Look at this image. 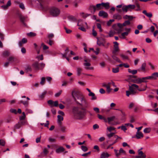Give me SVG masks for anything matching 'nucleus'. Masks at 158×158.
<instances>
[{"instance_id": "obj_43", "label": "nucleus", "mask_w": 158, "mask_h": 158, "mask_svg": "<svg viewBox=\"0 0 158 158\" xmlns=\"http://www.w3.org/2000/svg\"><path fill=\"white\" fill-rule=\"evenodd\" d=\"M141 78L142 81H143V82H147L146 81L147 80H150V78L149 76L143 77Z\"/></svg>"}, {"instance_id": "obj_21", "label": "nucleus", "mask_w": 158, "mask_h": 158, "mask_svg": "<svg viewBox=\"0 0 158 158\" xmlns=\"http://www.w3.org/2000/svg\"><path fill=\"white\" fill-rule=\"evenodd\" d=\"M88 95L89 96L91 97V100H96L97 98V97L95 96V94L93 92L89 94Z\"/></svg>"}, {"instance_id": "obj_48", "label": "nucleus", "mask_w": 158, "mask_h": 158, "mask_svg": "<svg viewBox=\"0 0 158 158\" xmlns=\"http://www.w3.org/2000/svg\"><path fill=\"white\" fill-rule=\"evenodd\" d=\"M26 117V115L24 112L22 113V115L20 117V120H23L25 119Z\"/></svg>"}, {"instance_id": "obj_7", "label": "nucleus", "mask_w": 158, "mask_h": 158, "mask_svg": "<svg viewBox=\"0 0 158 158\" xmlns=\"http://www.w3.org/2000/svg\"><path fill=\"white\" fill-rule=\"evenodd\" d=\"M125 30L127 31L122 33L121 35L119 36V37L121 39H125V37L128 35V33L130 31L131 29L130 28H126Z\"/></svg>"}, {"instance_id": "obj_11", "label": "nucleus", "mask_w": 158, "mask_h": 158, "mask_svg": "<svg viewBox=\"0 0 158 158\" xmlns=\"http://www.w3.org/2000/svg\"><path fill=\"white\" fill-rule=\"evenodd\" d=\"M111 155L108 153L107 152H103L100 155L101 158H108Z\"/></svg>"}, {"instance_id": "obj_17", "label": "nucleus", "mask_w": 158, "mask_h": 158, "mask_svg": "<svg viewBox=\"0 0 158 158\" xmlns=\"http://www.w3.org/2000/svg\"><path fill=\"white\" fill-rule=\"evenodd\" d=\"M19 103H22L26 107L28 106L29 104V102L28 101H25L22 100H21L19 101Z\"/></svg>"}, {"instance_id": "obj_34", "label": "nucleus", "mask_w": 158, "mask_h": 158, "mask_svg": "<svg viewBox=\"0 0 158 158\" xmlns=\"http://www.w3.org/2000/svg\"><path fill=\"white\" fill-rule=\"evenodd\" d=\"M135 88L131 85V86H129V90L131 92V93H133L134 94H135L136 92L135 91Z\"/></svg>"}, {"instance_id": "obj_33", "label": "nucleus", "mask_w": 158, "mask_h": 158, "mask_svg": "<svg viewBox=\"0 0 158 158\" xmlns=\"http://www.w3.org/2000/svg\"><path fill=\"white\" fill-rule=\"evenodd\" d=\"M128 72L131 74H132L133 75L136 74L137 72V71L136 70H131L130 69H128Z\"/></svg>"}, {"instance_id": "obj_62", "label": "nucleus", "mask_w": 158, "mask_h": 158, "mask_svg": "<svg viewBox=\"0 0 158 158\" xmlns=\"http://www.w3.org/2000/svg\"><path fill=\"white\" fill-rule=\"evenodd\" d=\"M21 125L19 123L15 125V128L16 129H19L20 128Z\"/></svg>"}, {"instance_id": "obj_42", "label": "nucleus", "mask_w": 158, "mask_h": 158, "mask_svg": "<svg viewBox=\"0 0 158 158\" xmlns=\"http://www.w3.org/2000/svg\"><path fill=\"white\" fill-rule=\"evenodd\" d=\"M122 10L125 13H126L128 11H129L127 6H123L122 8Z\"/></svg>"}, {"instance_id": "obj_41", "label": "nucleus", "mask_w": 158, "mask_h": 158, "mask_svg": "<svg viewBox=\"0 0 158 158\" xmlns=\"http://www.w3.org/2000/svg\"><path fill=\"white\" fill-rule=\"evenodd\" d=\"M47 91H44L43 92H42L41 94L39 96V97L41 98H43L44 96L47 94Z\"/></svg>"}, {"instance_id": "obj_40", "label": "nucleus", "mask_w": 158, "mask_h": 158, "mask_svg": "<svg viewBox=\"0 0 158 158\" xmlns=\"http://www.w3.org/2000/svg\"><path fill=\"white\" fill-rule=\"evenodd\" d=\"M48 153V151L47 150L46 148L45 147L43 149V152L41 153V154H42V153H43L44 155H46Z\"/></svg>"}, {"instance_id": "obj_32", "label": "nucleus", "mask_w": 158, "mask_h": 158, "mask_svg": "<svg viewBox=\"0 0 158 158\" xmlns=\"http://www.w3.org/2000/svg\"><path fill=\"white\" fill-rule=\"evenodd\" d=\"M135 6L137 7V8L136 9V10L139 11L140 10V6L138 2L136 0L135 2Z\"/></svg>"}, {"instance_id": "obj_57", "label": "nucleus", "mask_w": 158, "mask_h": 158, "mask_svg": "<svg viewBox=\"0 0 158 158\" xmlns=\"http://www.w3.org/2000/svg\"><path fill=\"white\" fill-rule=\"evenodd\" d=\"M45 78L44 77H42L41 78V81L40 82V84L41 85H43L44 84L45 81Z\"/></svg>"}, {"instance_id": "obj_53", "label": "nucleus", "mask_w": 158, "mask_h": 158, "mask_svg": "<svg viewBox=\"0 0 158 158\" xmlns=\"http://www.w3.org/2000/svg\"><path fill=\"white\" fill-rule=\"evenodd\" d=\"M77 74L78 76H80V74L81 73V71L82 69L81 68H80V67L77 68Z\"/></svg>"}, {"instance_id": "obj_27", "label": "nucleus", "mask_w": 158, "mask_h": 158, "mask_svg": "<svg viewBox=\"0 0 158 158\" xmlns=\"http://www.w3.org/2000/svg\"><path fill=\"white\" fill-rule=\"evenodd\" d=\"M115 118V117L114 116H113L112 117H108L107 118V119L108 120V121L109 124L111 125V124H113L111 123V121H113Z\"/></svg>"}, {"instance_id": "obj_29", "label": "nucleus", "mask_w": 158, "mask_h": 158, "mask_svg": "<svg viewBox=\"0 0 158 158\" xmlns=\"http://www.w3.org/2000/svg\"><path fill=\"white\" fill-rule=\"evenodd\" d=\"M97 8V10H99L103 9V7L102 6V3L97 4L96 6Z\"/></svg>"}, {"instance_id": "obj_6", "label": "nucleus", "mask_w": 158, "mask_h": 158, "mask_svg": "<svg viewBox=\"0 0 158 158\" xmlns=\"http://www.w3.org/2000/svg\"><path fill=\"white\" fill-rule=\"evenodd\" d=\"M138 156H136L135 157L136 158H145L146 157V155L141 151V149H139L138 151Z\"/></svg>"}, {"instance_id": "obj_54", "label": "nucleus", "mask_w": 158, "mask_h": 158, "mask_svg": "<svg viewBox=\"0 0 158 158\" xmlns=\"http://www.w3.org/2000/svg\"><path fill=\"white\" fill-rule=\"evenodd\" d=\"M114 34V32L112 31H110L109 32V36H106V37H108V36L111 37L113 36Z\"/></svg>"}, {"instance_id": "obj_47", "label": "nucleus", "mask_w": 158, "mask_h": 158, "mask_svg": "<svg viewBox=\"0 0 158 158\" xmlns=\"http://www.w3.org/2000/svg\"><path fill=\"white\" fill-rule=\"evenodd\" d=\"M59 126L61 131L63 132H64L66 129L65 127L64 126H62L61 125Z\"/></svg>"}, {"instance_id": "obj_12", "label": "nucleus", "mask_w": 158, "mask_h": 158, "mask_svg": "<svg viewBox=\"0 0 158 158\" xmlns=\"http://www.w3.org/2000/svg\"><path fill=\"white\" fill-rule=\"evenodd\" d=\"M98 15L100 16H102L103 18H106L108 16V14L103 10H101L99 11Z\"/></svg>"}, {"instance_id": "obj_25", "label": "nucleus", "mask_w": 158, "mask_h": 158, "mask_svg": "<svg viewBox=\"0 0 158 158\" xmlns=\"http://www.w3.org/2000/svg\"><path fill=\"white\" fill-rule=\"evenodd\" d=\"M114 151L115 152V155L116 157H118L120 156H121L122 155V154L119 151H118V150H117L115 149H114Z\"/></svg>"}, {"instance_id": "obj_49", "label": "nucleus", "mask_w": 158, "mask_h": 158, "mask_svg": "<svg viewBox=\"0 0 158 158\" xmlns=\"http://www.w3.org/2000/svg\"><path fill=\"white\" fill-rule=\"evenodd\" d=\"M83 21L81 19H80L78 20V23H77V25L78 26H83L84 23H82Z\"/></svg>"}, {"instance_id": "obj_58", "label": "nucleus", "mask_w": 158, "mask_h": 158, "mask_svg": "<svg viewBox=\"0 0 158 158\" xmlns=\"http://www.w3.org/2000/svg\"><path fill=\"white\" fill-rule=\"evenodd\" d=\"M126 95L128 97H129L130 95H131V94L133 95L134 94L133 93H131V92L130 91V90L129 91H128V90L127 91H126Z\"/></svg>"}, {"instance_id": "obj_51", "label": "nucleus", "mask_w": 158, "mask_h": 158, "mask_svg": "<svg viewBox=\"0 0 158 158\" xmlns=\"http://www.w3.org/2000/svg\"><path fill=\"white\" fill-rule=\"evenodd\" d=\"M130 23V22L129 20H127L124 22V23H123V26H126L127 25H129Z\"/></svg>"}, {"instance_id": "obj_5", "label": "nucleus", "mask_w": 158, "mask_h": 158, "mask_svg": "<svg viewBox=\"0 0 158 158\" xmlns=\"http://www.w3.org/2000/svg\"><path fill=\"white\" fill-rule=\"evenodd\" d=\"M39 2L40 7L42 9H44L47 6V4L46 2L44 0H37Z\"/></svg>"}, {"instance_id": "obj_59", "label": "nucleus", "mask_w": 158, "mask_h": 158, "mask_svg": "<svg viewBox=\"0 0 158 158\" xmlns=\"http://www.w3.org/2000/svg\"><path fill=\"white\" fill-rule=\"evenodd\" d=\"M62 92V90H60L59 92L55 94V97H59L61 94Z\"/></svg>"}, {"instance_id": "obj_3", "label": "nucleus", "mask_w": 158, "mask_h": 158, "mask_svg": "<svg viewBox=\"0 0 158 158\" xmlns=\"http://www.w3.org/2000/svg\"><path fill=\"white\" fill-rule=\"evenodd\" d=\"M32 66L35 70H43L45 66V64L43 63L39 64L38 62L36 61L32 64Z\"/></svg>"}, {"instance_id": "obj_30", "label": "nucleus", "mask_w": 158, "mask_h": 158, "mask_svg": "<svg viewBox=\"0 0 158 158\" xmlns=\"http://www.w3.org/2000/svg\"><path fill=\"white\" fill-rule=\"evenodd\" d=\"M133 82L137 84H140L142 82H143L141 78H138L135 80H134Z\"/></svg>"}, {"instance_id": "obj_1", "label": "nucleus", "mask_w": 158, "mask_h": 158, "mask_svg": "<svg viewBox=\"0 0 158 158\" xmlns=\"http://www.w3.org/2000/svg\"><path fill=\"white\" fill-rule=\"evenodd\" d=\"M72 95L77 104L81 106V110H86L89 105L84 96L79 92L74 90L72 91Z\"/></svg>"}, {"instance_id": "obj_10", "label": "nucleus", "mask_w": 158, "mask_h": 158, "mask_svg": "<svg viewBox=\"0 0 158 158\" xmlns=\"http://www.w3.org/2000/svg\"><path fill=\"white\" fill-rule=\"evenodd\" d=\"M113 43L114 44V49L113 52V53H115L119 50L118 46V44L117 42H114Z\"/></svg>"}, {"instance_id": "obj_16", "label": "nucleus", "mask_w": 158, "mask_h": 158, "mask_svg": "<svg viewBox=\"0 0 158 158\" xmlns=\"http://www.w3.org/2000/svg\"><path fill=\"white\" fill-rule=\"evenodd\" d=\"M89 9L91 10V12L93 14H94L97 10V8L96 6L94 5L90 6L89 7Z\"/></svg>"}, {"instance_id": "obj_18", "label": "nucleus", "mask_w": 158, "mask_h": 158, "mask_svg": "<svg viewBox=\"0 0 158 158\" xmlns=\"http://www.w3.org/2000/svg\"><path fill=\"white\" fill-rule=\"evenodd\" d=\"M146 64L145 63H143L142 64L140 68L138 69L139 71H142L144 72L145 71V68L146 67Z\"/></svg>"}, {"instance_id": "obj_20", "label": "nucleus", "mask_w": 158, "mask_h": 158, "mask_svg": "<svg viewBox=\"0 0 158 158\" xmlns=\"http://www.w3.org/2000/svg\"><path fill=\"white\" fill-rule=\"evenodd\" d=\"M97 44L99 46L102 45L103 46H105V41L103 39L98 40L97 41Z\"/></svg>"}, {"instance_id": "obj_19", "label": "nucleus", "mask_w": 158, "mask_h": 158, "mask_svg": "<svg viewBox=\"0 0 158 158\" xmlns=\"http://www.w3.org/2000/svg\"><path fill=\"white\" fill-rule=\"evenodd\" d=\"M131 85L135 89L136 88L137 89H138L139 91H144L146 89V87H147V86H146V87L144 89H138L139 86L135 84H132Z\"/></svg>"}, {"instance_id": "obj_50", "label": "nucleus", "mask_w": 158, "mask_h": 158, "mask_svg": "<svg viewBox=\"0 0 158 158\" xmlns=\"http://www.w3.org/2000/svg\"><path fill=\"white\" fill-rule=\"evenodd\" d=\"M81 149L84 152L87 151L88 150L86 146L83 145L81 146Z\"/></svg>"}, {"instance_id": "obj_14", "label": "nucleus", "mask_w": 158, "mask_h": 158, "mask_svg": "<svg viewBox=\"0 0 158 158\" xmlns=\"http://www.w3.org/2000/svg\"><path fill=\"white\" fill-rule=\"evenodd\" d=\"M63 120V117L61 115L57 116V123L59 125H62L61 121Z\"/></svg>"}, {"instance_id": "obj_37", "label": "nucleus", "mask_w": 158, "mask_h": 158, "mask_svg": "<svg viewBox=\"0 0 158 158\" xmlns=\"http://www.w3.org/2000/svg\"><path fill=\"white\" fill-rule=\"evenodd\" d=\"M2 54L4 56H9L10 55V53L9 51H6L3 52Z\"/></svg>"}, {"instance_id": "obj_44", "label": "nucleus", "mask_w": 158, "mask_h": 158, "mask_svg": "<svg viewBox=\"0 0 158 158\" xmlns=\"http://www.w3.org/2000/svg\"><path fill=\"white\" fill-rule=\"evenodd\" d=\"M151 131V129L149 127L146 128L143 130V132L144 133H149Z\"/></svg>"}, {"instance_id": "obj_8", "label": "nucleus", "mask_w": 158, "mask_h": 158, "mask_svg": "<svg viewBox=\"0 0 158 158\" xmlns=\"http://www.w3.org/2000/svg\"><path fill=\"white\" fill-rule=\"evenodd\" d=\"M84 63H83V65L85 67H88L91 65L90 60L89 59L85 58L84 59Z\"/></svg>"}, {"instance_id": "obj_26", "label": "nucleus", "mask_w": 158, "mask_h": 158, "mask_svg": "<svg viewBox=\"0 0 158 158\" xmlns=\"http://www.w3.org/2000/svg\"><path fill=\"white\" fill-rule=\"evenodd\" d=\"M129 11H131L134 9L135 7V5H127Z\"/></svg>"}, {"instance_id": "obj_63", "label": "nucleus", "mask_w": 158, "mask_h": 158, "mask_svg": "<svg viewBox=\"0 0 158 158\" xmlns=\"http://www.w3.org/2000/svg\"><path fill=\"white\" fill-rule=\"evenodd\" d=\"M119 151L122 155L123 154H125L126 152L125 151H124L122 148H120L119 150Z\"/></svg>"}, {"instance_id": "obj_4", "label": "nucleus", "mask_w": 158, "mask_h": 158, "mask_svg": "<svg viewBox=\"0 0 158 158\" xmlns=\"http://www.w3.org/2000/svg\"><path fill=\"white\" fill-rule=\"evenodd\" d=\"M60 13V10L56 7H52L50 10V13L53 17L58 16Z\"/></svg>"}, {"instance_id": "obj_60", "label": "nucleus", "mask_w": 158, "mask_h": 158, "mask_svg": "<svg viewBox=\"0 0 158 158\" xmlns=\"http://www.w3.org/2000/svg\"><path fill=\"white\" fill-rule=\"evenodd\" d=\"M102 85V87L106 88L109 85H110V83L109 82L107 84H106L105 83H103Z\"/></svg>"}, {"instance_id": "obj_2", "label": "nucleus", "mask_w": 158, "mask_h": 158, "mask_svg": "<svg viewBox=\"0 0 158 158\" xmlns=\"http://www.w3.org/2000/svg\"><path fill=\"white\" fill-rule=\"evenodd\" d=\"M73 110L75 118L78 119H83L86 113V110H81V108L79 109L77 107H74Z\"/></svg>"}, {"instance_id": "obj_23", "label": "nucleus", "mask_w": 158, "mask_h": 158, "mask_svg": "<svg viewBox=\"0 0 158 158\" xmlns=\"http://www.w3.org/2000/svg\"><path fill=\"white\" fill-rule=\"evenodd\" d=\"M11 3L10 0H9L7 2L6 5H3L1 6V7L3 9H6L7 7L11 5Z\"/></svg>"}, {"instance_id": "obj_24", "label": "nucleus", "mask_w": 158, "mask_h": 158, "mask_svg": "<svg viewBox=\"0 0 158 158\" xmlns=\"http://www.w3.org/2000/svg\"><path fill=\"white\" fill-rule=\"evenodd\" d=\"M113 17L114 19L118 20H120L122 18V16L118 14H115L114 15Z\"/></svg>"}, {"instance_id": "obj_46", "label": "nucleus", "mask_w": 158, "mask_h": 158, "mask_svg": "<svg viewBox=\"0 0 158 158\" xmlns=\"http://www.w3.org/2000/svg\"><path fill=\"white\" fill-rule=\"evenodd\" d=\"M36 58L38 59V60H42L44 59L43 56V55H40L37 56Z\"/></svg>"}, {"instance_id": "obj_28", "label": "nucleus", "mask_w": 158, "mask_h": 158, "mask_svg": "<svg viewBox=\"0 0 158 158\" xmlns=\"http://www.w3.org/2000/svg\"><path fill=\"white\" fill-rule=\"evenodd\" d=\"M102 7H104L106 9H108L110 7L109 3V2H106V3L102 2Z\"/></svg>"}, {"instance_id": "obj_15", "label": "nucleus", "mask_w": 158, "mask_h": 158, "mask_svg": "<svg viewBox=\"0 0 158 158\" xmlns=\"http://www.w3.org/2000/svg\"><path fill=\"white\" fill-rule=\"evenodd\" d=\"M18 16L20 19V21L24 25H25L24 21L25 19V18L21 14L19 13L18 14Z\"/></svg>"}, {"instance_id": "obj_64", "label": "nucleus", "mask_w": 158, "mask_h": 158, "mask_svg": "<svg viewBox=\"0 0 158 158\" xmlns=\"http://www.w3.org/2000/svg\"><path fill=\"white\" fill-rule=\"evenodd\" d=\"M99 127V126L97 124H95L93 126V128L94 130L98 129Z\"/></svg>"}, {"instance_id": "obj_13", "label": "nucleus", "mask_w": 158, "mask_h": 158, "mask_svg": "<svg viewBox=\"0 0 158 158\" xmlns=\"http://www.w3.org/2000/svg\"><path fill=\"white\" fill-rule=\"evenodd\" d=\"M135 136L137 139H139L143 138V135L141 132L137 131Z\"/></svg>"}, {"instance_id": "obj_35", "label": "nucleus", "mask_w": 158, "mask_h": 158, "mask_svg": "<svg viewBox=\"0 0 158 158\" xmlns=\"http://www.w3.org/2000/svg\"><path fill=\"white\" fill-rule=\"evenodd\" d=\"M123 18L124 19H129L131 20L133 19V17L131 16L126 15L123 16Z\"/></svg>"}, {"instance_id": "obj_61", "label": "nucleus", "mask_w": 158, "mask_h": 158, "mask_svg": "<svg viewBox=\"0 0 158 158\" xmlns=\"http://www.w3.org/2000/svg\"><path fill=\"white\" fill-rule=\"evenodd\" d=\"M107 129L110 132L114 130L115 129V128L112 127H107Z\"/></svg>"}, {"instance_id": "obj_52", "label": "nucleus", "mask_w": 158, "mask_h": 158, "mask_svg": "<svg viewBox=\"0 0 158 158\" xmlns=\"http://www.w3.org/2000/svg\"><path fill=\"white\" fill-rule=\"evenodd\" d=\"M110 85H109L106 88V91L107 93H110L112 90V89L110 88Z\"/></svg>"}, {"instance_id": "obj_55", "label": "nucleus", "mask_w": 158, "mask_h": 158, "mask_svg": "<svg viewBox=\"0 0 158 158\" xmlns=\"http://www.w3.org/2000/svg\"><path fill=\"white\" fill-rule=\"evenodd\" d=\"M97 28L99 29V31L100 32H101L102 31V27L101 25L99 23H97Z\"/></svg>"}, {"instance_id": "obj_9", "label": "nucleus", "mask_w": 158, "mask_h": 158, "mask_svg": "<svg viewBox=\"0 0 158 158\" xmlns=\"http://www.w3.org/2000/svg\"><path fill=\"white\" fill-rule=\"evenodd\" d=\"M150 80H156L158 78V73L155 72L153 73L151 76H149Z\"/></svg>"}, {"instance_id": "obj_45", "label": "nucleus", "mask_w": 158, "mask_h": 158, "mask_svg": "<svg viewBox=\"0 0 158 158\" xmlns=\"http://www.w3.org/2000/svg\"><path fill=\"white\" fill-rule=\"evenodd\" d=\"M112 72L114 73H116L119 72V68L118 67H117L116 68H113L112 69Z\"/></svg>"}, {"instance_id": "obj_36", "label": "nucleus", "mask_w": 158, "mask_h": 158, "mask_svg": "<svg viewBox=\"0 0 158 158\" xmlns=\"http://www.w3.org/2000/svg\"><path fill=\"white\" fill-rule=\"evenodd\" d=\"M25 70L27 72H30L32 71V69L29 65H27L25 67Z\"/></svg>"}, {"instance_id": "obj_56", "label": "nucleus", "mask_w": 158, "mask_h": 158, "mask_svg": "<svg viewBox=\"0 0 158 158\" xmlns=\"http://www.w3.org/2000/svg\"><path fill=\"white\" fill-rule=\"evenodd\" d=\"M120 55L123 60L128 59V57L122 54H120Z\"/></svg>"}, {"instance_id": "obj_39", "label": "nucleus", "mask_w": 158, "mask_h": 158, "mask_svg": "<svg viewBox=\"0 0 158 158\" xmlns=\"http://www.w3.org/2000/svg\"><path fill=\"white\" fill-rule=\"evenodd\" d=\"M15 58L13 56H10L7 59V60L10 62H12L14 61L15 60Z\"/></svg>"}, {"instance_id": "obj_22", "label": "nucleus", "mask_w": 158, "mask_h": 158, "mask_svg": "<svg viewBox=\"0 0 158 158\" xmlns=\"http://www.w3.org/2000/svg\"><path fill=\"white\" fill-rule=\"evenodd\" d=\"M64 148L63 147H61L57 148L56 150V153H59L64 152Z\"/></svg>"}, {"instance_id": "obj_31", "label": "nucleus", "mask_w": 158, "mask_h": 158, "mask_svg": "<svg viewBox=\"0 0 158 158\" xmlns=\"http://www.w3.org/2000/svg\"><path fill=\"white\" fill-rule=\"evenodd\" d=\"M27 35L30 37H33L35 36L36 35V34L33 32H30L27 33Z\"/></svg>"}, {"instance_id": "obj_38", "label": "nucleus", "mask_w": 158, "mask_h": 158, "mask_svg": "<svg viewBox=\"0 0 158 158\" xmlns=\"http://www.w3.org/2000/svg\"><path fill=\"white\" fill-rule=\"evenodd\" d=\"M112 58L114 60H116V61H117L119 63H122L121 61L119 59V58H118V57H117L113 55L112 56Z\"/></svg>"}]
</instances>
